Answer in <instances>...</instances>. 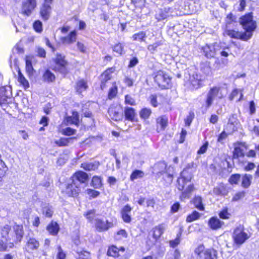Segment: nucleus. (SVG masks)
<instances>
[{
  "instance_id": "38",
  "label": "nucleus",
  "mask_w": 259,
  "mask_h": 259,
  "mask_svg": "<svg viewBox=\"0 0 259 259\" xmlns=\"http://www.w3.org/2000/svg\"><path fill=\"white\" fill-rule=\"evenodd\" d=\"M124 115L125 119L134 121L136 115L135 110L133 108L126 107L124 109Z\"/></svg>"
},
{
  "instance_id": "35",
  "label": "nucleus",
  "mask_w": 259,
  "mask_h": 259,
  "mask_svg": "<svg viewBox=\"0 0 259 259\" xmlns=\"http://www.w3.org/2000/svg\"><path fill=\"white\" fill-rule=\"evenodd\" d=\"M88 87L87 81L81 79L76 82L75 89L78 94H81L82 92L85 91Z\"/></svg>"
},
{
  "instance_id": "37",
  "label": "nucleus",
  "mask_w": 259,
  "mask_h": 259,
  "mask_svg": "<svg viewBox=\"0 0 259 259\" xmlns=\"http://www.w3.org/2000/svg\"><path fill=\"white\" fill-rule=\"evenodd\" d=\"M55 78V75L49 69L46 70L42 75L43 80L48 83L53 82Z\"/></svg>"
},
{
  "instance_id": "62",
  "label": "nucleus",
  "mask_w": 259,
  "mask_h": 259,
  "mask_svg": "<svg viewBox=\"0 0 259 259\" xmlns=\"http://www.w3.org/2000/svg\"><path fill=\"white\" fill-rule=\"evenodd\" d=\"M227 137L228 134L223 131L219 135L217 141L219 143H223Z\"/></svg>"
},
{
  "instance_id": "46",
  "label": "nucleus",
  "mask_w": 259,
  "mask_h": 259,
  "mask_svg": "<svg viewBox=\"0 0 259 259\" xmlns=\"http://www.w3.org/2000/svg\"><path fill=\"white\" fill-rule=\"evenodd\" d=\"M127 237V233L124 229H121L117 231L114 235V238L116 240H121Z\"/></svg>"
},
{
  "instance_id": "39",
  "label": "nucleus",
  "mask_w": 259,
  "mask_h": 259,
  "mask_svg": "<svg viewBox=\"0 0 259 259\" xmlns=\"http://www.w3.org/2000/svg\"><path fill=\"white\" fill-rule=\"evenodd\" d=\"M163 41L162 40H157L153 44L149 45L147 47V49L151 53L154 54L157 51L158 48L163 45Z\"/></svg>"
},
{
  "instance_id": "12",
  "label": "nucleus",
  "mask_w": 259,
  "mask_h": 259,
  "mask_svg": "<svg viewBox=\"0 0 259 259\" xmlns=\"http://www.w3.org/2000/svg\"><path fill=\"white\" fill-rule=\"evenodd\" d=\"M80 191V189L78 184L73 182L71 180V183L68 184L65 189L66 193L69 196L76 197L77 196Z\"/></svg>"
},
{
  "instance_id": "56",
  "label": "nucleus",
  "mask_w": 259,
  "mask_h": 259,
  "mask_svg": "<svg viewBox=\"0 0 259 259\" xmlns=\"http://www.w3.org/2000/svg\"><path fill=\"white\" fill-rule=\"evenodd\" d=\"M240 179V175L239 174L232 175L229 178V181L232 185L237 184Z\"/></svg>"
},
{
  "instance_id": "6",
  "label": "nucleus",
  "mask_w": 259,
  "mask_h": 259,
  "mask_svg": "<svg viewBox=\"0 0 259 259\" xmlns=\"http://www.w3.org/2000/svg\"><path fill=\"white\" fill-rule=\"evenodd\" d=\"M154 81L161 89H168L170 87L171 78L164 71L159 70L155 73Z\"/></svg>"
},
{
  "instance_id": "57",
  "label": "nucleus",
  "mask_w": 259,
  "mask_h": 259,
  "mask_svg": "<svg viewBox=\"0 0 259 259\" xmlns=\"http://www.w3.org/2000/svg\"><path fill=\"white\" fill-rule=\"evenodd\" d=\"M181 235V233H179L177 235V238L172 240L170 241L169 244L170 246L173 248L176 247L179 243H180V236Z\"/></svg>"
},
{
  "instance_id": "58",
  "label": "nucleus",
  "mask_w": 259,
  "mask_h": 259,
  "mask_svg": "<svg viewBox=\"0 0 259 259\" xmlns=\"http://www.w3.org/2000/svg\"><path fill=\"white\" fill-rule=\"evenodd\" d=\"M87 193L92 198H96L98 197L99 194L100 192L98 191L94 190L91 189H88L86 190Z\"/></svg>"
},
{
  "instance_id": "55",
  "label": "nucleus",
  "mask_w": 259,
  "mask_h": 259,
  "mask_svg": "<svg viewBox=\"0 0 259 259\" xmlns=\"http://www.w3.org/2000/svg\"><path fill=\"white\" fill-rule=\"evenodd\" d=\"M33 27L37 32H41L42 30V24L40 21L36 20L33 23Z\"/></svg>"
},
{
  "instance_id": "44",
  "label": "nucleus",
  "mask_w": 259,
  "mask_h": 259,
  "mask_svg": "<svg viewBox=\"0 0 259 259\" xmlns=\"http://www.w3.org/2000/svg\"><path fill=\"white\" fill-rule=\"evenodd\" d=\"M76 253L78 254L77 259H90V253L81 248H77Z\"/></svg>"
},
{
  "instance_id": "36",
  "label": "nucleus",
  "mask_w": 259,
  "mask_h": 259,
  "mask_svg": "<svg viewBox=\"0 0 259 259\" xmlns=\"http://www.w3.org/2000/svg\"><path fill=\"white\" fill-rule=\"evenodd\" d=\"M59 226L56 222H52L47 227V230L50 234L53 236L57 235L59 231Z\"/></svg>"
},
{
  "instance_id": "64",
  "label": "nucleus",
  "mask_w": 259,
  "mask_h": 259,
  "mask_svg": "<svg viewBox=\"0 0 259 259\" xmlns=\"http://www.w3.org/2000/svg\"><path fill=\"white\" fill-rule=\"evenodd\" d=\"M201 70L205 74L207 75H209L211 72L210 67L206 64H203V66H202L201 67Z\"/></svg>"
},
{
  "instance_id": "13",
  "label": "nucleus",
  "mask_w": 259,
  "mask_h": 259,
  "mask_svg": "<svg viewBox=\"0 0 259 259\" xmlns=\"http://www.w3.org/2000/svg\"><path fill=\"white\" fill-rule=\"evenodd\" d=\"M172 9L169 7L158 9L155 15V19L157 21H162L171 16Z\"/></svg>"
},
{
  "instance_id": "21",
  "label": "nucleus",
  "mask_w": 259,
  "mask_h": 259,
  "mask_svg": "<svg viewBox=\"0 0 259 259\" xmlns=\"http://www.w3.org/2000/svg\"><path fill=\"white\" fill-rule=\"evenodd\" d=\"M132 208L128 204L125 205L121 210L122 218L125 223H129L131 221L130 213Z\"/></svg>"
},
{
  "instance_id": "22",
  "label": "nucleus",
  "mask_w": 259,
  "mask_h": 259,
  "mask_svg": "<svg viewBox=\"0 0 259 259\" xmlns=\"http://www.w3.org/2000/svg\"><path fill=\"white\" fill-rule=\"evenodd\" d=\"M52 11L51 6L48 4H43L40 8V14L44 20H47L50 17Z\"/></svg>"
},
{
  "instance_id": "52",
  "label": "nucleus",
  "mask_w": 259,
  "mask_h": 259,
  "mask_svg": "<svg viewBox=\"0 0 259 259\" xmlns=\"http://www.w3.org/2000/svg\"><path fill=\"white\" fill-rule=\"evenodd\" d=\"M151 113V111L148 108H143L140 112V117L143 119H147Z\"/></svg>"
},
{
  "instance_id": "11",
  "label": "nucleus",
  "mask_w": 259,
  "mask_h": 259,
  "mask_svg": "<svg viewBox=\"0 0 259 259\" xmlns=\"http://www.w3.org/2000/svg\"><path fill=\"white\" fill-rule=\"evenodd\" d=\"M36 6L35 0H25L22 4V14L26 16L30 15Z\"/></svg>"
},
{
  "instance_id": "7",
  "label": "nucleus",
  "mask_w": 259,
  "mask_h": 259,
  "mask_svg": "<svg viewBox=\"0 0 259 259\" xmlns=\"http://www.w3.org/2000/svg\"><path fill=\"white\" fill-rule=\"evenodd\" d=\"M192 171L189 167H186L181 173L180 177L177 180V188L180 190H184L185 185L190 182L192 179Z\"/></svg>"
},
{
  "instance_id": "51",
  "label": "nucleus",
  "mask_w": 259,
  "mask_h": 259,
  "mask_svg": "<svg viewBox=\"0 0 259 259\" xmlns=\"http://www.w3.org/2000/svg\"><path fill=\"white\" fill-rule=\"evenodd\" d=\"M124 45L121 43H118L113 47V51L118 55H121L123 53Z\"/></svg>"
},
{
  "instance_id": "45",
  "label": "nucleus",
  "mask_w": 259,
  "mask_h": 259,
  "mask_svg": "<svg viewBox=\"0 0 259 259\" xmlns=\"http://www.w3.org/2000/svg\"><path fill=\"white\" fill-rule=\"evenodd\" d=\"M42 211L43 214L48 218L51 217L53 213V208L49 204H45L42 207Z\"/></svg>"
},
{
  "instance_id": "29",
  "label": "nucleus",
  "mask_w": 259,
  "mask_h": 259,
  "mask_svg": "<svg viewBox=\"0 0 259 259\" xmlns=\"http://www.w3.org/2000/svg\"><path fill=\"white\" fill-rule=\"evenodd\" d=\"M224 223L217 217H211L208 221V226L212 230H217L224 225Z\"/></svg>"
},
{
  "instance_id": "15",
  "label": "nucleus",
  "mask_w": 259,
  "mask_h": 259,
  "mask_svg": "<svg viewBox=\"0 0 259 259\" xmlns=\"http://www.w3.org/2000/svg\"><path fill=\"white\" fill-rule=\"evenodd\" d=\"M189 88L192 90H196L202 86L201 76L198 74H193L190 75L189 80Z\"/></svg>"
},
{
  "instance_id": "34",
  "label": "nucleus",
  "mask_w": 259,
  "mask_h": 259,
  "mask_svg": "<svg viewBox=\"0 0 259 259\" xmlns=\"http://www.w3.org/2000/svg\"><path fill=\"white\" fill-rule=\"evenodd\" d=\"M99 166V163L97 161L83 163L81 164V167L88 171L95 170L98 168Z\"/></svg>"
},
{
  "instance_id": "43",
  "label": "nucleus",
  "mask_w": 259,
  "mask_h": 259,
  "mask_svg": "<svg viewBox=\"0 0 259 259\" xmlns=\"http://www.w3.org/2000/svg\"><path fill=\"white\" fill-rule=\"evenodd\" d=\"M18 80L19 82L23 85L25 89L29 87V84L27 80L25 78L20 70L18 71Z\"/></svg>"
},
{
  "instance_id": "17",
  "label": "nucleus",
  "mask_w": 259,
  "mask_h": 259,
  "mask_svg": "<svg viewBox=\"0 0 259 259\" xmlns=\"http://www.w3.org/2000/svg\"><path fill=\"white\" fill-rule=\"evenodd\" d=\"M201 51L204 55L207 58H213L215 56L217 53V49L214 45H208L202 47Z\"/></svg>"
},
{
  "instance_id": "18",
  "label": "nucleus",
  "mask_w": 259,
  "mask_h": 259,
  "mask_svg": "<svg viewBox=\"0 0 259 259\" xmlns=\"http://www.w3.org/2000/svg\"><path fill=\"white\" fill-rule=\"evenodd\" d=\"M88 175L82 171H79L75 172L72 177V180L73 182L76 183L77 184H80L84 183L88 180Z\"/></svg>"
},
{
  "instance_id": "59",
  "label": "nucleus",
  "mask_w": 259,
  "mask_h": 259,
  "mask_svg": "<svg viewBox=\"0 0 259 259\" xmlns=\"http://www.w3.org/2000/svg\"><path fill=\"white\" fill-rule=\"evenodd\" d=\"M76 131L70 127H66L63 130L62 134L64 135L70 136L75 134Z\"/></svg>"
},
{
  "instance_id": "9",
  "label": "nucleus",
  "mask_w": 259,
  "mask_h": 259,
  "mask_svg": "<svg viewBox=\"0 0 259 259\" xmlns=\"http://www.w3.org/2000/svg\"><path fill=\"white\" fill-rule=\"evenodd\" d=\"M95 226L98 231L104 232L113 227L114 224L112 221L110 222L107 220L97 218L95 220Z\"/></svg>"
},
{
  "instance_id": "3",
  "label": "nucleus",
  "mask_w": 259,
  "mask_h": 259,
  "mask_svg": "<svg viewBox=\"0 0 259 259\" xmlns=\"http://www.w3.org/2000/svg\"><path fill=\"white\" fill-rule=\"evenodd\" d=\"M197 259H217V251L212 248H205L200 245L194 250Z\"/></svg>"
},
{
  "instance_id": "4",
  "label": "nucleus",
  "mask_w": 259,
  "mask_h": 259,
  "mask_svg": "<svg viewBox=\"0 0 259 259\" xmlns=\"http://www.w3.org/2000/svg\"><path fill=\"white\" fill-rule=\"evenodd\" d=\"M232 237L234 243L240 246L250 237V234L244 231L243 226L239 225L234 229Z\"/></svg>"
},
{
  "instance_id": "50",
  "label": "nucleus",
  "mask_w": 259,
  "mask_h": 259,
  "mask_svg": "<svg viewBox=\"0 0 259 259\" xmlns=\"http://www.w3.org/2000/svg\"><path fill=\"white\" fill-rule=\"evenodd\" d=\"M8 170L5 163L0 159V182L2 181V178L5 175L6 171Z\"/></svg>"
},
{
  "instance_id": "30",
  "label": "nucleus",
  "mask_w": 259,
  "mask_h": 259,
  "mask_svg": "<svg viewBox=\"0 0 259 259\" xmlns=\"http://www.w3.org/2000/svg\"><path fill=\"white\" fill-rule=\"evenodd\" d=\"M65 120L67 124L78 125L79 122L78 113L77 111H73L72 115L66 117Z\"/></svg>"
},
{
  "instance_id": "8",
  "label": "nucleus",
  "mask_w": 259,
  "mask_h": 259,
  "mask_svg": "<svg viewBox=\"0 0 259 259\" xmlns=\"http://www.w3.org/2000/svg\"><path fill=\"white\" fill-rule=\"evenodd\" d=\"M12 101V88L10 86L0 88V105L8 104Z\"/></svg>"
},
{
  "instance_id": "63",
  "label": "nucleus",
  "mask_w": 259,
  "mask_h": 259,
  "mask_svg": "<svg viewBox=\"0 0 259 259\" xmlns=\"http://www.w3.org/2000/svg\"><path fill=\"white\" fill-rule=\"evenodd\" d=\"M245 196V192L244 191H241L235 194V195L234 196V197L232 198V200L234 201H237L240 200V199L244 197Z\"/></svg>"
},
{
  "instance_id": "16",
  "label": "nucleus",
  "mask_w": 259,
  "mask_h": 259,
  "mask_svg": "<svg viewBox=\"0 0 259 259\" xmlns=\"http://www.w3.org/2000/svg\"><path fill=\"white\" fill-rule=\"evenodd\" d=\"M110 117L115 121H120L123 118V113L120 107H110L108 109Z\"/></svg>"
},
{
  "instance_id": "5",
  "label": "nucleus",
  "mask_w": 259,
  "mask_h": 259,
  "mask_svg": "<svg viewBox=\"0 0 259 259\" xmlns=\"http://www.w3.org/2000/svg\"><path fill=\"white\" fill-rule=\"evenodd\" d=\"M54 62L55 66L54 67V70L55 71L60 72V73L66 75L69 70L67 68L68 64V62L65 60V56L61 54H57L56 57L54 59Z\"/></svg>"
},
{
  "instance_id": "54",
  "label": "nucleus",
  "mask_w": 259,
  "mask_h": 259,
  "mask_svg": "<svg viewBox=\"0 0 259 259\" xmlns=\"http://www.w3.org/2000/svg\"><path fill=\"white\" fill-rule=\"evenodd\" d=\"M11 230V227L9 225L4 226L2 229V237L3 238H10L8 236L9 231Z\"/></svg>"
},
{
  "instance_id": "53",
  "label": "nucleus",
  "mask_w": 259,
  "mask_h": 259,
  "mask_svg": "<svg viewBox=\"0 0 259 259\" xmlns=\"http://www.w3.org/2000/svg\"><path fill=\"white\" fill-rule=\"evenodd\" d=\"M117 93V87H116L115 83L113 84L112 87H111L109 91L108 98L109 99H112L115 97Z\"/></svg>"
},
{
  "instance_id": "25",
  "label": "nucleus",
  "mask_w": 259,
  "mask_h": 259,
  "mask_svg": "<svg viewBox=\"0 0 259 259\" xmlns=\"http://www.w3.org/2000/svg\"><path fill=\"white\" fill-rule=\"evenodd\" d=\"M124 251L125 248L122 246L118 248L115 246H112L109 248L107 251V255L114 257H117L120 255V252L123 253Z\"/></svg>"
},
{
  "instance_id": "49",
  "label": "nucleus",
  "mask_w": 259,
  "mask_h": 259,
  "mask_svg": "<svg viewBox=\"0 0 259 259\" xmlns=\"http://www.w3.org/2000/svg\"><path fill=\"white\" fill-rule=\"evenodd\" d=\"M92 185L95 188H100L102 186L101 178L97 176H94L92 180Z\"/></svg>"
},
{
  "instance_id": "27",
  "label": "nucleus",
  "mask_w": 259,
  "mask_h": 259,
  "mask_svg": "<svg viewBox=\"0 0 259 259\" xmlns=\"http://www.w3.org/2000/svg\"><path fill=\"white\" fill-rule=\"evenodd\" d=\"M194 189L195 188L193 184L189 185L186 188L182 191L180 196V200L181 201H185V199L190 198Z\"/></svg>"
},
{
  "instance_id": "47",
  "label": "nucleus",
  "mask_w": 259,
  "mask_h": 259,
  "mask_svg": "<svg viewBox=\"0 0 259 259\" xmlns=\"http://www.w3.org/2000/svg\"><path fill=\"white\" fill-rule=\"evenodd\" d=\"M144 174L143 171L140 170H135L131 174L130 176V179L131 181H133L136 179L139 178H142L143 177Z\"/></svg>"
},
{
  "instance_id": "24",
  "label": "nucleus",
  "mask_w": 259,
  "mask_h": 259,
  "mask_svg": "<svg viewBox=\"0 0 259 259\" xmlns=\"http://www.w3.org/2000/svg\"><path fill=\"white\" fill-rule=\"evenodd\" d=\"M115 69L113 67L109 68L105 70L101 75L102 81L101 88L103 89L105 87V83L106 81L110 80L111 78V74L114 72Z\"/></svg>"
},
{
  "instance_id": "61",
  "label": "nucleus",
  "mask_w": 259,
  "mask_h": 259,
  "mask_svg": "<svg viewBox=\"0 0 259 259\" xmlns=\"http://www.w3.org/2000/svg\"><path fill=\"white\" fill-rule=\"evenodd\" d=\"M208 146V142H205L199 148L197 151L198 154H202L206 152Z\"/></svg>"
},
{
  "instance_id": "60",
  "label": "nucleus",
  "mask_w": 259,
  "mask_h": 259,
  "mask_svg": "<svg viewBox=\"0 0 259 259\" xmlns=\"http://www.w3.org/2000/svg\"><path fill=\"white\" fill-rule=\"evenodd\" d=\"M57 249H58V253L57 254V259H65L66 254L63 251L61 246H59L57 248Z\"/></svg>"
},
{
  "instance_id": "41",
  "label": "nucleus",
  "mask_w": 259,
  "mask_h": 259,
  "mask_svg": "<svg viewBox=\"0 0 259 259\" xmlns=\"http://www.w3.org/2000/svg\"><path fill=\"white\" fill-rule=\"evenodd\" d=\"M146 36V32L142 31L133 35L132 38L135 41L142 42L145 41Z\"/></svg>"
},
{
  "instance_id": "33",
  "label": "nucleus",
  "mask_w": 259,
  "mask_h": 259,
  "mask_svg": "<svg viewBox=\"0 0 259 259\" xmlns=\"http://www.w3.org/2000/svg\"><path fill=\"white\" fill-rule=\"evenodd\" d=\"M26 246L28 250H34L39 247V243L35 238H29L27 241Z\"/></svg>"
},
{
  "instance_id": "19",
  "label": "nucleus",
  "mask_w": 259,
  "mask_h": 259,
  "mask_svg": "<svg viewBox=\"0 0 259 259\" xmlns=\"http://www.w3.org/2000/svg\"><path fill=\"white\" fill-rule=\"evenodd\" d=\"M168 124V118L165 116H161L156 119V131L158 133L164 131Z\"/></svg>"
},
{
  "instance_id": "26",
  "label": "nucleus",
  "mask_w": 259,
  "mask_h": 259,
  "mask_svg": "<svg viewBox=\"0 0 259 259\" xmlns=\"http://www.w3.org/2000/svg\"><path fill=\"white\" fill-rule=\"evenodd\" d=\"M226 33L232 38H239L243 40H247L250 39L249 38H247V35H244V32H239L234 30H227Z\"/></svg>"
},
{
  "instance_id": "10",
  "label": "nucleus",
  "mask_w": 259,
  "mask_h": 259,
  "mask_svg": "<svg viewBox=\"0 0 259 259\" xmlns=\"http://www.w3.org/2000/svg\"><path fill=\"white\" fill-rule=\"evenodd\" d=\"M200 3L199 0H185L184 8L188 13H196L200 8Z\"/></svg>"
},
{
  "instance_id": "28",
  "label": "nucleus",
  "mask_w": 259,
  "mask_h": 259,
  "mask_svg": "<svg viewBox=\"0 0 259 259\" xmlns=\"http://www.w3.org/2000/svg\"><path fill=\"white\" fill-rule=\"evenodd\" d=\"M15 237L14 239H11L15 243H19L21 241L23 236V231L22 227L20 226H15L14 227Z\"/></svg>"
},
{
  "instance_id": "2",
  "label": "nucleus",
  "mask_w": 259,
  "mask_h": 259,
  "mask_svg": "<svg viewBox=\"0 0 259 259\" xmlns=\"http://www.w3.org/2000/svg\"><path fill=\"white\" fill-rule=\"evenodd\" d=\"M223 97L221 87L214 86L211 88L206 96L204 103L205 109L207 110L212 105L214 100L221 99Z\"/></svg>"
},
{
  "instance_id": "31",
  "label": "nucleus",
  "mask_w": 259,
  "mask_h": 259,
  "mask_svg": "<svg viewBox=\"0 0 259 259\" xmlns=\"http://www.w3.org/2000/svg\"><path fill=\"white\" fill-rule=\"evenodd\" d=\"M77 139L75 137L72 138H61L59 140H56L55 143L59 147H64L68 146L70 144H72L74 141Z\"/></svg>"
},
{
  "instance_id": "42",
  "label": "nucleus",
  "mask_w": 259,
  "mask_h": 259,
  "mask_svg": "<svg viewBox=\"0 0 259 259\" xmlns=\"http://www.w3.org/2000/svg\"><path fill=\"white\" fill-rule=\"evenodd\" d=\"M193 204L195 207L199 210H203L204 207L202 204V198L200 196H195L193 200Z\"/></svg>"
},
{
  "instance_id": "1",
  "label": "nucleus",
  "mask_w": 259,
  "mask_h": 259,
  "mask_svg": "<svg viewBox=\"0 0 259 259\" xmlns=\"http://www.w3.org/2000/svg\"><path fill=\"white\" fill-rule=\"evenodd\" d=\"M239 22L245 31L244 35H247V38H250L252 35V32L256 27V22L253 20L252 13H249L241 17Z\"/></svg>"
},
{
  "instance_id": "32",
  "label": "nucleus",
  "mask_w": 259,
  "mask_h": 259,
  "mask_svg": "<svg viewBox=\"0 0 259 259\" xmlns=\"http://www.w3.org/2000/svg\"><path fill=\"white\" fill-rule=\"evenodd\" d=\"M166 228V225L162 224L156 226L153 228V237L155 239H158L164 233Z\"/></svg>"
},
{
  "instance_id": "14",
  "label": "nucleus",
  "mask_w": 259,
  "mask_h": 259,
  "mask_svg": "<svg viewBox=\"0 0 259 259\" xmlns=\"http://www.w3.org/2000/svg\"><path fill=\"white\" fill-rule=\"evenodd\" d=\"M247 150V146L245 143H239L235 144L233 151V158L239 159L244 156V152Z\"/></svg>"
},
{
  "instance_id": "23",
  "label": "nucleus",
  "mask_w": 259,
  "mask_h": 259,
  "mask_svg": "<svg viewBox=\"0 0 259 259\" xmlns=\"http://www.w3.org/2000/svg\"><path fill=\"white\" fill-rule=\"evenodd\" d=\"M76 32L73 30L70 32V33L66 36L61 37L60 38L62 42L64 45H70L76 41Z\"/></svg>"
},
{
  "instance_id": "48",
  "label": "nucleus",
  "mask_w": 259,
  "mask_h": 259,
  "mask_svg": "<svg viewBox=\"0 0 259 259\" xmlns=\"http://www.w3.org/2000/svg\"><path fill=\"white\" fill-rule=\"evenodd\" d=\"M200 217V214L198 212L194 211L191 214L188 215L186 219V221L188 223H190L198 220Z\"/></svg>"
},
{
  "instance_id": "40",
  "label": "nucleus",
  "mask_w": 259,
  "mask_h": 259,
  "mask_svg": "<svg viewBox=\"0 0 259 259\" xmlns=\"http://www.w3.org/2000/svg\"><path fill=\"white\" fill-rule=\"evenodd\" d=\"M252 179V177L251 175L245 174L242 178V186L245 188L249 187L251 184Z\"/></svg>"
},
{
  "instance_id": "20",
  "label": "nucleus",
  "mask_w": 259,
  "mask_h": 259,
  "mask_svg": "<svg viewBox=\"0 0 259 259\" xmlns=\"http://www.w3.org/2000/svg\"><path fill=\"white\" fill-rule=\"evenodd\" d=\"M11 238H6L5 240L0 239V252L9 251L14 247V242H11Z\"/></svg>"
}]
</instances>
